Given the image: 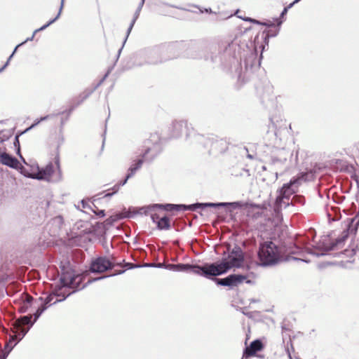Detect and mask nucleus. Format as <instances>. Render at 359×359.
Listing matches in <instances>:
<instances>
[{
	"mask_svg": "<svg viewBox=\"0 0 359 359\" xmlns=\"http://www.w3.org/2000/svg\"><path fill=\"white\" fill-rule=\"evenodd\" d=\"M208 263L202 265L179 263L176 264L177 271H189L201 276L205 278H210Z\"/></svg>",
	"mask_w": 359,
	"mask_h": 359,
	"instance_id": "nucleus-15",
	"label": "nucleus"
},
{
	"mask_svg": "<svg viewBox=\"0 0 359 359\" xmlns=\"http://www.w3.org/2000/svg\"><path fill=\"white\" fill-rule=\"evenodd\" d=\"M34 36H35V34L33 32V34L32 35L31 37L27 38L26 40H25L24 41H22V43L18 44V46H22L25 43H26L27 41H32L34 37Z\"/></svg>",
	"mask_w": 359,
	"mask_h": 359,
	"instance_id": "nucleus-53",
	"label": "nucleus"
},
{
	"mask_svg": "<svg viewBox=\"0 0 359 359\" xmlns=\"http://www.w3.org/2000/svg\"><path fill=\"white\" fill-rule=\"evenodd\" d=\"M244 20H246V21L252 22L254 24L259 25H262V23L263 22V21H259L258 20L252 19V18H245Z\"/></svg>",
	"mask_w": 359,
	"mask_h": 359,
	"instance_id": "nucleus-50",
	"label": "nucleus"
},
{
	"mask_svg": "<svg viewBox=\"0 0 359 359\" xmlns=\"http://www.w3.org/2000/svg\"><path fill=\"white\" fill-rule=\"evenodd\" d=\"M191 130H195L193 128H189L186 121H175L169 127V134L171 138H179L185 132L186 140L193 144L191 140H194V136L187 137V133Z\"/></svg>",
	"mask_w": 359,
	"mask_h": 359,
	"instance_id": "nucleus-12",
	"label": "nucleus"
},
{
	"mask_svg": "<svg viewBox=\"0 0 359 359\" xmlns=\"http://www.w3.org/2000/svg\"><path fill=\"white\" fill-rule=\"evenodd\" d=\"M271 125L269 126V130L268 133H270V130H272L276 140H281L282 137L287 133V124L285 120L278 118L277 117H272L270 118Z\"/></svg>",
	"mask_w": 359,
	"mask_h": 359,
	"instance_id": "nucleus-17",
	"label": "nucleus"
},
{
	"mask_svg": "<svg viewBox=\"0 0 359 359\" xmlns=\"http://www.w3.org/2000/svg\"><path fill=\"white\" fill-rule=\"evenodd\" d=\"M144 1H145V0H141L140 3L139 4L138 7L137 8V9H136V11H135V13L133 15V19H132V20H131V22L130 23V25H129V27H128V28L127 29L126 35V37H125V39L123 40L122 46L118 50L117 56H116V61L118 60V57H119V56L121 55V51H122V50L123 48V46H124V45H125V43H126V41H127V39H128V36L130 35V34L133 27H134V25H135L136 20H137V18L140 16V11H141L142 8V6H143V5L144 4Z\"/></svg>",
	"mask_w": 359,
	"mask_h": 359,
	"instance_id": "nucleus-19",
	"label": "nucleus"
},
{
	"mask_svg": "<svg viewBox=\"0 0 359 359\" xmlns=\"http://www.w3.org/2000/svg\"><path fill=\"white\" fill-rule=\"evenodd\" d=\"M187 55L194 59H203L214 67L226 71L241 60V46L233 41H222L219 44L202 41L192 46Z\"/></svg>",
	"mask_w": 359,
	"mask_h": 359,
	"instance_id": "nucleus-1",
	"label": "nucleus"
},
{
	"mask_svg": "<svg viewBox=\"0 0 359 359\" xmlns=\"http://www.w3.org/2000/svg\"><path fill=\"white\" fill-rule=\"evenodd\" d=\"M274 21L276 22V26L273 28H269L263 32L264 41L266 44L268 45L269 40L271 37L276 36L280 29V26L283 24V20L278 18H275Z\"/></svg>",
	"mask_w": 359,
	"mask_h": 359,
	"instance_id": "nucleus-23",
	"label": "nucleus"
},
{
	"mask_svg": "<svg viewBox=\"0 0 359 359\" xmlns=\"http://www.w3.org/2000/svg\"><path fill=\"white\" fill-rule=\"evenodd\" d=\"M130 178H131V177H129V175L128 174H126V177H125L124 180L120 181L118 183L116 184L112 187V189H114V192H118V191L119 190L120 187L123 186V185H125Z\"/></svg>",
	"mask_w": 359,
	"mask_h": 359,
	"instance_id": "nucleus-38",
	"label": "nucleus"
},
{
	"mask_svg": "<svg viewBox=\"0 0 359 359\" xmlns=\"http://www.w3.org/2000/svg\"><path fill=\"white\" fill-rule=\"evenodd\" d=\"M283 206L285 208L290 206L289 201H282L280 198H276L273 205V212L276 217H278L281 215Z\"/></svg>",
	"mask_w": 359,
	"mask_h": 359,
	"instance_id": "nucleus-28",
	"label": "nucleus"
},
{
	"mask_svg": "<svg viewBox=\"0 0 359 359\" xmlns=\"http://www.w3.org/2000/svg\"><path fill=\"white\" fill-rule=\"evenodd\" d=\"M177 43H169L141 50L137 53V57L144 59V62H136V65H158L172 59L177 56Z\"/></svg>",
	"mask_w": 359,
	"mask_h": 359,
	"instance_id": "nucleus-2",
	"label": "nucleus"
},
{
	"mask_svg": "<svg viewBox=\"0 0 359 359\" xmlns=\"http://www.w3.org/2000/svg\"><path fill=\"white\" fill-rule=\"evenodd\" d=\"M97 89L96 86H94L92 88H87L84 90V93L88 97Z\"/></svg>",
	"mask_w": 359,
	"mask_h": 359,
	"instance_id": "nucleus-44",
	"label": "nucleus"
},
{
	"mask_svg": "<svg viewBox=\"0 0 359 359\" xmlns=\"http://www.w3.org/2000/svg\"><path fill=\"white\" fill-rule=\"evenodd\" d=\"M114 259L112 257V259H110L105 256L96 257L92 259L89 271L93 273H102L113 269L116 265H121L116 263Z\"/></svg>",
	"mask_w": 359,
	"mask_h": 359,
	"instance_id": "nucleus-11",
	"label": "nucleus"
},
{
	"mask_svg": "<svg viewBox=\"0 0 359 359\" xmlns=\"http://www.w3.org/2000/svg\"><path fill=\"white\" fill-rule=\"evenodd\" d=\"M347 238H348V234L346 233L345 235L337 238V239H335L334 241L330 243L329 245H324L323 250L325 251V252L321 253L320 255H325L327 254V252L335 250V248L337 246L344 243V242L346 240Z\"/></svg>",
	"mask_w": 359,
	"mask_h": 359,
	"instance_id": "nucleus-25",
	"label": "nucleus"
},
{
	"mask_svg": "<svg viewBox=\"0 0 359 359\" xmlns=\"http://www.w3.org/2000/svg\"><path fill=\"white\" fill-rule=\"evenodd\" d=\"M165 269L170 270V271H177L176 264H166L165 266Z\"/></svg>",
	"mask_w": 359,
	"mask_h": 359,
	"instance_id": "nucleus-47",
	"label": "nucleus"
},
{
	"mask_svg": "<svg viewBox=\"0 0 359 359\" xmlns=\"http://www.w3.org/2000/svg\"><path fill=\"white\" fill-rule=\"evenodd\" d=\"M288 11V8H284L283 10L282 11L280 15V18H278V19L281 20V18H283L287 13Z\"/></svg>",
	"mask_w": 359,
	"mask_h": 359,
	"instance_id": "nucleus-54",
	"label": "nucleus"
},
{
	"mask_svg": "<svg viewBox=\"0 0 359 359\" xmlns=\"http://www.w3.org/2000/svg\"><path fill=\"white\" fill-rule=\"evenodd\" d=\"M11 135L5 136L2 135L0 132V144L7 140ZM0 163L4 165H6L9 168L13 169H18L20 167L24 168L21 165L20 161L13 156L6 153L5 149H2L0 147Z\"/></svg>",
	"mask_w": 359,
	"mask_h": 359,
	"instance_id": "nucleus-13",
	"label": "nucleus"
},
{
	"mask_svg": "<svg viewBox=\"0 0 359 359\" xmlns=\"http://www.w3.org/2000/svg\"><path fill=\"white\" fill-rule=\"evenodd\" d=\"M300 182V179L292 178L289 182L284 184L278 191V194L276 198H280L282 201H285V200H287L288 201L290 196L296 192Z\"/></svg>",
	"mask_w": 359,
	"mask_h": 359,
	"instance_id": "nucleus-16",
	"label": "nucleus"
},
{
	"mask_svg": "<svg viewBox=\"0 0 359 359\" xmlns=\"http://www.w3.org/2000/svg\"><path fill=\"white\" fill-rule=\"evenodd\" d=\"M64 142V137L62 135H61L60 137V139H59V142L57 143V147H56V154H55V156L54 158V162H55V164L57 167V172H58V175H59V178H58V180H61L62 179V171H61V169H60V146L63 144Z\"/></svg>",
	"mask_w": 359,
	"mask_h": 359,
	"instance_id": "nucleus-27",
	"label": "nucleus"
},
{
	"mask_svg": "<svg viewBox=\"0 0 359 359\" xmlns=\"http://www.w3.org/2000/svg\"><path fill=\"white\" fill-rule=\"evenodd\" d=\"M242 206L241 201L236 202H219V203H195L191 204V211H196L197 209L204 210L207 208H220L231 207L233 209L239 208Z\"/></svg>",
	"mask_w": 359,
	"mask_h": 359,
	"instance_id": "nucleus-18",
	"label": "nucleus"
},
{
	"mask_svg": "<svg viewBox=\"0 0 359 359\" xmlns=\"http://www.w3.org/2000/svg\"><path fill=\"white\" fill-rule=\"evenodd\" d=\"M76 107H77V106H76H76H72V107H70V109L68 110V111H67V117L66 120H67V119H68L69 116L71 114V113L72 112V111L74 109V108H75Z\"/></svg>",
	"mask_w": 359,
	"mask_h": 359,
	"instance_id": "nucleus-59",
	"label": "nucleus"
},
{
	"mask_svg": "<svg viewBox=\"0 0 359 359\" xmlns=\"http://www.w3.org/2000/svg\"><path fill=\"white\" fill-rule=\"evenodd\" d=\"M145 149L142 154L145 161H152L163 150L161 137L158 133L151 134L144 142Z\"/></svg>",
	"mask_w": 359,
	"mask_h": 359,
	"instance_id": "nucleus-8",
	"label": "nucleus"
},
{
	"mask_svg": "<svg viewBox=\"0 0 359 359\" xmlns=\"http://www.w3.org/2000/svg\"><path fill=\"white\" fill-rule=\"evenodd\" d=\"M62 274L60 278V283L63 287L75 288V291L81 290L88 285L103 280L104 278L112 277L116 275L122 274L125 270L119 271L116 273L110 275L100 276L97 278H91L88 281L81 286V283L86 278V275L76 273L70 266H62L61 267Z\"/></svg>",
	"mask_w": 359,
	"mask_h": 359,
	"instance_id": "nucleus-5",
	"label": "nucleus"
},
{
	"mask_svg": "<svg viewBox=\"0 0 359 359\" xmlns=\"http://www.w3.org/2000/svg\"><path fill=\"white\" fill-rule=\"evenodd\" d=\"M34 301L32 296L26 295L20 304L18 311L21 313H26L29 308L34 304Z\"/></svg>",
	"mask_w": 359,
	"mask_h": 359,
	"instance_id": "nucleus-26",
	"label": "nucleus"
},
{
	"mask_svg": "<svg viewBox=\"0 0 359 359\" xmlns=\"http://www.w3.org/2000/svg\"><path fill=\"white\" fill-rule=\"evenodd\" d=\"M125 267H126L128 269H135V268L142 267V266L141 265H138V264H135L131 263V262H127V263H125Z\"/></svg>",
	"mask_w": 359,
	"mask_h": 359,
	"instance_id": "nucleus-45",
	"label": "nucleus"
},
{
	"mask_svg": "<svg viewBox=\"0 0 359 359\" xmlns=\"http://www.w3.org/2000/svg\"><path fill=\"white\" fill-rule=\"evenodd\" d=\"M263 348V344L260 339H255L252 341L249 346H246L243 351V358H250L257 354Z\"/></svg>",
	"mask_w": 359,
	"mask_h": 359,
	"instance_id": "nucleus-21",
	"label": "nucleus"
},
{
	"mask_svg": "<svg viewBox=\"0 0 359 359\" xmlns=\"http://www.w3.org/2000/svg\"><path fill=\"white\" fill-rule=\"evenodd\" d=\"M53 172L54 166L53 163L50 162L45 167L39 168L37 173L34 177H32V178L39 180L50 181V178Z\"/></svg>",
	"mask_w": 359,
	"mask_h": 359,
	"instance_id": "nucleus-22",
	"label": "nucleus"
},
{
	"mask_svg": "<svg viewBox=\"0 0 359 359\" xmlns=\"http://www.w3.org/2000/svg\"><path fill=\"white\" fill-rule=\"evenodd\" d=\"M53 292L47 295L44 299L43 297H39L34 301V305H38L39 307L36 309V312L34 313V320H32V316L27 315L20 317L22 322L27 325H29V327H32L35 322L39 319V318L41 316V314L48 308L49 306L53 304L52 302L54 298Z\"/></svg>",
	"mask_w": 359,
	"mask_h": 359,
	"instance_id": "nucleus-9",
	"label": "nucleus"
},
{
	"mask_svg": "<svg viewBox=\"0 0 359 359\" xmlns=\"http://www.w3.org/2000/svg\"><path fill=\"white\" fill-rule=\"evenodd\" d=\"M62 221V218L60 216V217H55L53 219V222H59V223H61Z\"/></svg>",
	"mask_w": 359,
	"mask_h": 359,
	"instance_id": "nucleus-60",
	"label": "nucleus"
},
{
	"mask_svg": "<svg viewBox=\"0 0 359 359\" xmlns=\"http://www.w3.org/2000/svg\"><path fill=\"white\" fill-rule=\"evenodd\" d=\"M257 264L262 267L273 266L285 260L283 249L271 241L259 243Z\"/></svg>",
	"mask_w": 359,
	"mask_h": 359,
	"instance_id": "nucleus-4",
	"label": "nucleus"
},
{
	"mask_svg": "<svg viewBox=\"0 0 359 359\" xmlns=\"http://www.w3.org/2000/svg\"><path fill=\"white\" fill-rule=\"evenodd\" d=\"M142 267H155L156 264L154 263H145L143 265H141Z\"/></svg>",
	"mask_w": 359,
	"mask_h": 359,
	"instance_id": "nucleus-56",
	"label": "nucleus"
},
{
	"mask_svg": "<svg viewBox=\"0 0 359 359\" xmlns=\"http://www.w3.org/2000/svg\"><path fill=\"white\" fill-rule=\"evenodd\" d=\"M60 13H58L57 15L55 16V18H54L53 19L49 20L46 24H45L44 25H43L40 28L36 29L34 32V33L36 34V33H37L38 32H41V31H43V30L46 29L48 27H49L50 25H52L53 22H55L60 18Z\"/></svg>",
	"mask_w": 359,
	"mask_h": 359,
	"instance_id": "nucleus-37",
	"label": "nucleus"
},
{
	"mask_svg": "<svg viewBox=\"0 0 359 359\" xmlns=\"http://www.w3.org/2000/svg\"><path fill=\"white\" fill-rule=\"evenodd\" d=\"M171 225H170V219L165 215L161 218V219H158L157 222L156 228L160 230H168L170 229Z\"/></svg>",
	"mask_w": 359,
	"mask_h": 359,
	"instance_id": "nucleus-30",
	"label": "nucleus"
},
{
	"mask_svg": "<svg viewBox=\"0 0 359 359\" xmlns=\"http://www.w3.org/2000/svg\"><path fill=\"white\" fill-rule=\"evenodd\" d=\"M217 277V276H213L207 278L215 281L217 285L226 286L231 288L237 286L247 278V276L245 275L236 273L230 274L224 278H218Z\"/></svg>",
	"mask_w": 359,
	"mask_h": 359,
	"instance_id": "nucleus-14",
	"label": "nucleus"
},
{
	"mask_svg": "<svg viewBox=\"0 0 359 359\" xmlns=\"http://www.w3.org/2000/svg\"><path fill=\"white\" fill-rule=\"evenodd\" d=\"M52 115H46L45 116H43V117H41L39 119L41 121H45V120H47L48 118H49Z\"/></svg>",
	"mask_w": 359,
	"mask_h": 359,
	"instance_id": "nucleus-63",
	"label": "nucleus"
},
{
	"mask_svg": "<svg viewBox=\"0 0 359 359\" xmlns=\"http://www.w3.org/2000/svg\"><path fill=\"white\" fill-rule=\"evenodd\" d=\"M15 152H16V154H17L18 156H20V158L21 159H22V160H23V161L25 162V160H24V158H23L22 156L21 155V152H20V147L15 148Z\"/></svg>",
	"mask_w": 359,
	"mask_h": 359,
	"instance_id": "nucleus-55",
	"label": "nucleus"
},
{
	"mask_svg": "<svg viewBox=\"0 0 359 359\" xmlns=\"http://www.w3.org/2000/svg\"><path fill=\"white\" fill-rule=\"evenodd\" d=\"M87 98H88V96L86 95L84 91L81 93L79 96V100L77 102L76 106H79L81 104L84 100H86Z\"/></svg>",
	"mask_w": 359,
	"mask_h": 359,
	"instance_id": "nucleus-41",
	"label": "nucleus"
},
{
	"mask_svg": "<svg viewBox=\"0 0 359 359\" xmlns=\"http://www.w3.org/2000/svg\"><path fill=\"white\" fill-rule=\"evenodd\" d=\"M41 122L40 119H36L34 121V122L27 128H26L24 131L22 132V133H25L30 130L31 129L34 128L35 126H36L39 123Z\"/></svg>",
	"mask_w": 359,
	"mask_h": 359,
	"instance_id": "nucleus-42",
	"label": "nucleus"
},
{
	"mask_svg": "<svg viewBox=\"0 0 359 359\" xmlns=\"http://www.w3.org/2000/svg\"><path fill=\"white\" fill-rule=\"evenodd\" d=\"M282 336H283V343H285V340L288 338L289 341H287V346H288V345L290 344V346L292 347V340H291L290 335L289 334H287L286 332H282Z\"/></svg>",
	"mask_w": 359,
	"mask_h": 359,
	"instance_id": "nucleus-40",
	"label": "nucleus"
},
{
	"mask_svg": "<svg viewBox=\"0 0 359 359\" xmlns=\"http://www.w3.org/2000/svg\"><path fill=\"white\" fill-rule=\"evenodd\" d=\"M161 217H160L159 215L156 213L151 214V219L152 222L156 224H157L158 219H161Z\"/></svg>",
	"mask_w": 359,
	"mask_h": 359,
	"instance_id": "nucleus-48",
	"label": "nucleus"
},
{
	"mask_svg": "<svg viewBox=\"0 0 359 359\" xmlns=\"http://www.w3.org/2000/svg\"><path fill=\"white\" fill-rule=\"evenodd\" d=\"M160 209H163L166 211H191V204L185 205V204H172V203H165V204H158Z\"/></svg>",
	"mask_w": 359,
	"mask_h": 359,
	"instance_id": "nucleus-24",
	"label": "nucleus"
},
{
	"mask_svg": "<svg viewBox=\"0 0 359 359\" xmlns=\"http://www.w3.org/2000/svg\"><path fill=\"white\" fill-rule=\"evenodd\" d=\"M111 190H112V192H107V194H105L104 197H111L116 193V192H114V189H111Z\"/></svg>",
	"mask_w": 359,
	"mask_h": 359,
	"instance_id": "nucleus-58",
	"label": "nucleus"
},
{
	"mask_svg": "<svg viewBox=\"0 0 359 359\" xmlns=\"http://www.w3.org/2000/svg\"><path fill=\"white\" fill-rule=\"evenodd\" d=\"M8 65V62H6V63L4 65V66L0 68V73L2 72Z\"/></svg>",
	"mask_w": 359,
	"mask_h": 359,
	"instance_id": "nucleus-64",
	"label": "nucleus"
},
{
	"mask_svg": "<svg viewBox=\"0 0 359 359\" xmlns=\"http://www.w3.org/2000/svg\"><path fill=\"white\" fill-rule=\"evenodd\" d=\"M144 159V158H140L135 161L128 168L127 174L129 175V177H133L136 172L142 167L143 162Z\"/></svg>",
	"mask_w": 359,
	"mask_h": 359,
	"instance_id": "nucleus-29",
	"label": "nucleus"
},
{
	"mask_svg": "<svg viewBox=\"0 0 359 359\" xmlns=\"http://www.w3.org/2000/svg\"><path fill=\"white\" fill-rule=\"evenodd\" d=\"M60 13H58L57 15L55 16V18H54L53 19L49 20L46 24H45L44 25H43L40 28L36 29L34 32V33L36 34V33H37L38 32H41V31H43V30L46 29L48 27H49L50 25H52L53 22H55L60 18Z\"/></svg>",
	"mask_w": 359,
	"mask_h": 359,
	"instance_id": "nucleus-36",
	"label": "nucleus"
},
{
	"mask_svg": "<svg viewBox=\"0 0 359 359\" xmlns=\"http://www.w3.org/2000/svg\"><path fill=\"white\" fill-rule=\"evenodd\" d=\"M262 25L266 27L269 29V28H273V27H276V22L275 23L274 21H271L270 20H266L265 21H263V22L262 23Z\"/></svg>",
	"mask_w": 359,
	"mask_h": 359,
	"instance_id": "nucleus-39",
	"label": "nucleus"
},
{
	"mask_svg": "<svg viewBox=\"0 0 359 359\" xmlns=\"http://www.w3.org/2000/svg\"><path fill=\"white\" fill-rule=\"evenodd\" d=\"M354 180L355 181L356 184H357V187L358 189V191H359V177L358 176H355L353 177Z\"/></svg>",
	"mask_w": 359,
	"mask_h": 359,
	"instance_id": "nucleus-62",
	"label": "nucleus"
},
{
	"mask_svg": "<svg viewBox=\"0 0 359 359\" xmlns=\"http://www.w3.org/2000/svg\"><path fill=\"white\" fill-rule=\"evenodd\" d=\"M110 71H111V69H109L107 71V72L104 75V76L100 80V81L95 85L97 88L102 84V83L104 81V80L109 76Z\"/></svg>",
	"mask_w": 359,
	"mask_h": 359,
	"instance_id": "nucleus-46",
	"label": "nucleus"
},
{
	"mask_svg": "<svg viewBox=\"0 0 359 359\" xmlns=\"http://www.w3.org/2000/svg\"><path fill=\"white\" fill-rule=\"evenodd\" d=\"M194 136L192 143L199 144L206 149L210 154L217 155L222 154L228 149L229 143L225 139L219 138L217 136L211 135L204 136L197 133L196 130H191L187 133V137Z\"/></svg>",
	"mask_w": 359,
	"mask_h": 359,
	"instance_id": "nucleus-6",
	"label": "nucleus"
},
{
	"mask_svg": "<svg viewBox=\"0 0 359 359\" xmlns=\"http://www.w3.org/2000/svg\"><path fill=\"white\" fill-rule=\"evenodd\" d=\"M60 13H58L57 15L55 16V18H54L53 19L49 20L46 24H45L44 25H43L40 28L36 29L34 32V33L36 34V33H37L38 32H41V31H43V30L46 29L48 27H49L50 25H52L53 22H55L60 18Z\"/></svg>",
	"mask_w": 359,
	"mask_h": 359,
	"instance_id": "nucleus-35",
	"label": "nucleus"
},
{
	"mask_svg": "<svg viewBox=\"0 0 359 359\" xmlns=\"http://www.w3.org/2000/svg\"><path fill=\"white\" fill-rule=\"evenodd\" d=\"M165 264H163V263H158V264H156L155 267H156V268H165Z\"/></svg>",
	"mask_w": 359,
	"mask_h": 359,
	"instance_id": "nucleus-61",
	"label": "nucleus"
},
{
	"mask_svg": "<svg viewBox=\"0 0 359 359\" xmlns=\"http://www.w3.org/2000/svg\"><path fill=\"white\" fill-rule=\"evenodd\" d=\"M81 204L83 208H90L91 210L93 209L92 207H90V205L88 204V203L85 200L81 201Z\"/></svg>",
	"mask_w": 359,
	"mask_h": 359,
	"instance_id": "nucleus-52",
	"label": "nucleus"
},
{
	"mask_svg": "<svg viewBox=\"0 0 359 359\" xmlns=\"http://www.w3.org/2000/svg\"><path fill=\"white\" fill-rule=\"evenodd\" d=\"M290 205H295L297 204H299L300 205H304L305 203V198L302 195H294L290 201L289 202Z\"/></svg>",
	"mask_w": 359,
	"mask_h": 359,
	"instance_id": "nucleus-33",
	"label": "nucleus"
},
{
	"mask_svg": "<svg viewBox=\"0 0 359 359\" xmlns=\"http://www.w3.org/2000/svg\"><path fill=\"white\" fill-rule=\"evenodd\" d=\"M281 329H282V332H290V328L287 327V325L285 323V322H283L282 323Z\"/></svg>",
	"mask_w": 359,
	"mask_h": 359,
	"instance_id": "nucleus-51",
	"label": "nucleus"
},
{
	"mask_svg": "<svg viewBox=\"0 0 359 359\" xmlns=\"http://www.w3.org/2000/svg\"><path fill=\"white\" fill-rule=\"evenodd\" d=\"M245 255L241 248L236 245L229 252L226 257L220 261L208 263L210 278L219 276L227 273L231 268H241Z\"/></svg>",
	"mask_w": 359,
	"mask_h": 359,
	"instance_id": "nucleus-3",
	"label": "nucleus"
},
{
	"mask_svg": "<svg viewBox=\"0 0 359 359\" xmlns=\"http://www.w3.org/2000/svg\"><path fill=\"white\" fill-rule=\"evenodd\" d=\"M262 57V54L259 57H257V50L249 51L245 55L243 60L244 71L243 70L241 63H240V68H236V73L237 74L238 81L243 82L248 81L250 79V74L259 68Z\"/></svg>",
	"mask_w": 359,
	"mask_h": 359,
	"instance_id": "nucleus-7",
	"label": "nucleus"
},
{
	"mask_svg": "<svg viewBox=\"0 0 359 359\" xmlns=\"http://www.w3.org/2000/svg\"><path fill=\"white\" fill-rule=\"evenodd\" d=\"M159 208L158 204H151L147 206H143L140 208L137 212L138 214H144L145 215L151 213L155 211L156 209Z\"/></svg>",
	"mask_w": 359,
	"mask_h": 359,
	"instance_id": "nucleus-32",
	"label": "nucleus"
},
{
	"mask_svg": "<svg viewBox=\"0 0 359 359\" xmlns=\"http://www.w3.org/2000/svg\"><path fill=\"white\" fill-rule=\"evenodd\" d=\"M92 211L98 217H103L105 215V212L104 210H97V211H95L93 209H92Z\"/></svg>",
	"mask_w": 359,
	"mask_h": 359,
	"instance_id": "nucleus-49",
	"label": "nucleus"
},
{
	"mask_svg": "<svg viewBox=\"0 0 359 359\" xmlns=\"http://www.w3.org/2000/svg\"><path fill=\"white\" fill-rule=\"evenodd\" d=\"M121 217L117 216H111L105 219L104 222V229H108L109 226H112L114 223L119 219Z\"/></svg>",
	"mask_w": 359,
	"mask_h": 359,
	"instance_id": "nucleus-34",
	"label": "nucleus"
},
{
	"mask_svg": "<svg viewBox=\"0 0 359 359\" xmlns=\"http://www.w3.org/2000/svg\"><path fill=\"white\" fill-rule=\"evenodd\" d=\"M292 155L290 151L285 148L277 149L271 156V163L273 165L283 164L287 161L288 156Z\"/></svg>",
	"mask_w": 359,
	"mask_h": 359,
	"instance_id": "nucleus-20",
	"label": "nucleus"
},
{
	"mask_svg": "<svg viewBox=\"0 0 359 359\" xmlns=\"http://www.w3.org/2000/svg\"><path fill=\"white\" fill-rule=\"evenodd\" d=\"M23 133H18L15 137V140H14V142H13V145L15 147V148H18V147H20V141H19V137L22 135Z\"/></svg>",
	"mask_w": 359,
	"mask_h": 359,
	"instance_id": "nucleus-43",
	"label": "nucleus"
},
{
	"mask_svg": "<svg viewBox=\"0 0 359 359\" xmlns=\"http://www.w3.org/2000/svg\"><path fill=\"white\" fill-rule=\"evenodd\" d=\"M22 325H27L22 322L20 318L13 323V332L14 334L10 337L9 341L6 342L4 346V350L2 351L3 352L8 353V355L13 347L24 338L31 328L29 327V325H27V328L25 329L22 327Z\"/></svg>",
	"mask_w": 359,
	"mask_h": 359,
	"instance_id": "nucleus-10",
	"label": "nucleus"
},
{
	"mask_svg": "<svg viewBox=\"0 0 359 359\" xmlns=\"http://www.w3.org/2000/svg\"><path fill=\"white\" fill-rule=\"evenodd\" d=\"M73 289H74V291L72 292H69L67 294H63V293L60 292V290H61V287L60 285L55 286V289L53 291V294H54L55 297H60V299H56L53 302V304H55L57 302H62V301L65 300L66 298L68 297L71 294H72V293L76 292L75 291V288H73Z\"/></svg>",
	"mask_w": 359,
	"mask_h": 359,
	"instance_id": "nucleus-31",
	"label": "nucleus"
},
{
	"mask_svg": "<svg viewBox=\"0 0 359 359\" xmlns=\"http://www.w3.org/2000/svg\"><path fill=\"white\" fill-rule=\"evenodd\" d=\"M8 353H4L3 351H1L0 353V359H6L8 357Z\"/></svg>",
	"mask_w": 359,
	"mask_h": 359,
	"instance_id": "nucleus-57",
	"label": "nucleus"
}]
</instances>
